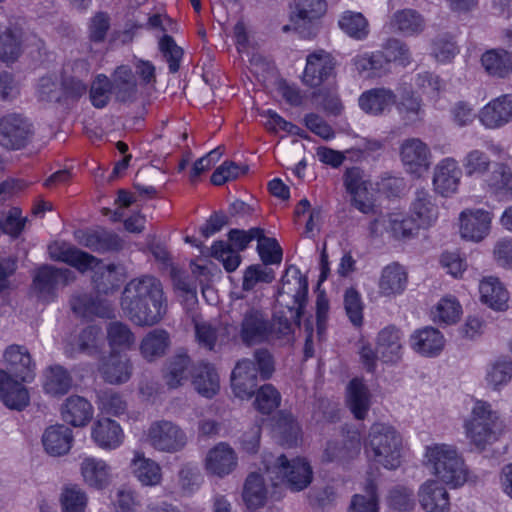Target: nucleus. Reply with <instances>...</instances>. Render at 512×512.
<instances>
[{
	"instance_id": "obj_1",
	"label": "nucleus",
	"mask_w": 512,
	"mask_h": 512,
	"mask_svg": "<svg viewBox=\"0 0 512 512\" xmlns=\"http://www.w3.org/2000/svg\"><path fill=\"white\" fill-rule=\"evenodd\" d=\"M120 304L129 320L141 327L158 324L168 309L162 282L149 274L135 277L125 285Z\"/></svg>"
},
{
	"instance_id": "obj_2",
	"label": "nucleus",
	"mask_w": 512,
	"mask_h": 512,
	"mask_svg": "<svg viewBox=\"0 0 512 512\" xmlns=\"http://www.w3.org/2000/svg\"><path fill=\"white\" fill-rule=\"evenodd\" d=\"M4 359L18 380L6 371L0 370V400L5 406L22 410L29 404V394L22 382H30L35 376V364L24 346L10 345L4 352Z\"/></svg>"
},
{
	"instance_id": "obj_3",
	"label": "nucleus",
	"mask_w": 512,
	"mask_h": 512,
	"mask_svg": "<svg viewBox=\"0 0 512 512\" xmlns=\"http://www.w3.org/2000/svg\"><path fill=\"white\" fill-rule=\"evenodd\" d=\"M424 463L433 475L453 488L462 486L467 481V467L452 445L436 443L426 446Z\"/></svg>"
},
{
	"instance_id": "obj_4",
	"label": "nucleus",
	"mask_w": 512,
	"mask_h": 512,
	"mask_svg": "<svg viewBox=\"0 0 512 512\" xmlns=\"http://www.w3.org/2000/svg\"><path fill=\"white\" fill-rule=\"evenodd\" d=\"M262 464L273 486H277L278 481L285 482L291 491L304 490L313 478L312 468L305 458L288 460L284 454L268 453L263 455Z\"/></svg>"
},
{
	"instance_id": "obj_5",
	"label": "nucleus",
	"mask_w": 512,
	"mask_h": 512,
	"mask_svg": "<svg viewBox=\"0 0 512 512\" xmlns=\"http://www.w3.org/2000/svg\"><path fill=\"white\" fill-rule=\"evenodd\" d=\"M368 457L388 470L401 465L402 438L396 429L388 424L374 423L367 437Z\"/></svg>"
},
{
	"instance_id": "obj_6",
	"label": "nucleus",
	"mask_w": 512,
	"mask_h": 512,
	"mask_svg": "<svg viewBox=\"0 0 512 512\" xmlns=\"http://www.w3.org/2000/svg\"><path fill=\"white\" fill-rule=\"evenodd\" d=\"M308 295V280L295 266H290L281 280L277 303L287 309L291 318H301Z\"/></svg>"
},
{
	"instance_id": "obj_7",
	"label": "nucleus",
	"mask_w": 512,
	"mask_h": 512,
	"mask_svg": "<svg viewBox=\"0 0 512 512\" xmlns=\"http://www.w3.org/2000/svg\"><path fill=\"white\" fill-rule=\"evenodd\" d=\"M235 339L246 347L269 342L270 319L261 308L248 306L240 315Z\"/></svg>"
},
{
	"instance_id": "obj_8",
	"label": "nucleus",
	"mask_w": 512,
	"mask_h": 512,
	"mask_svg": "<svg viewBox=\"0 0 512 512\" xmlns=\"http://www.w3.org/2000/svg\"><path fill=\"white\" fill-rule=\"evenodd\" d=\"M326 11L325 0H294L290 13V23L282 27V32H296L302 38H312L317 33L315 20Z\"/></svg>"
},
{
	"instance_id": "obj_9",
	"label": "nucleus",
	"mask_w": 512,
	"mask_h": 512,
	"mask_svg": "<svg viewBox=\"0 0 512 512\" xmlns=\"http://www.w3.org/2000/svg\"><path fill=\"white\" fill-rule=\"evenodd\" d=\"M33 136V124L23 115L11 113L0 118V145L4 149H23Z\"/></svg>"
},
{
	"instance_id": "obj_10",
	"label": "nucleus",
	"mask_w": 512,
	"mask_h": 512,
	"mask_svg": "<svg viewBox=\"0 0 512 512\" xmlns=\"http://www.w3.org/2000/svg\"><path fill=\"white\" fill-rule=\"evenodd\" d=\"M147 440L151 447L160 452L176 453L187 444L184 430L169 420L153 422L148 430Z\"/></svg>"
},
{
	"instance_id": "obj_11",
	"label": "nucleus",
	"mask_w": 512,
	"mask_h": 512,
	"mask_svg": "<svg viewBox=\"0 0 512 512\" xmlns=\"http://www.w3.org/2000/svg\"><path fill=\"white\" fill-rule=\"evenodd\" d=\"M75 275L68 268H56L50 265L40 267L33 278V290L37 297L45 302L52 301L60 287L74 281Z\"/></svg>"
},
{
	"instance_id": "obj_12",
	"label": "nucleus",
	"mask_w": 512,
	"mask_h": 512,
	"mask_svg": "<svg viewBox=\"0 0 512 512\" xmlns=\"http://www.w3.org/2000/svg\"><path fill=\"white\" fill-rule=\"evenodd\" d=\"M492 214L483 209H466L459 215L460 235L471 242H481L490 233Z\"/></svg>"
},
{
	"instance_id": "obj_13",
	"label": "nucleus",
	"mask_w": 512,
	"mask_h": 512,
	"mask_svg": "<svg viewBox=\"0 0 512 512\" xmlns=\"http://www.w3.org/2000/svg\"><path fill=\"white\" fill-rule=\"evenodd\" d=\"M400 158L406 171L418 176L428 171L431 165L430 148L419 138H408L402 142Z\"/></svg>"
},
{
	"instance_id": "obj_14",
	"label": "nucleus",
	"mask_w": 512,
	"mask_h": 512,
	"mask_svg": "<svg viewBox=\"0 0 512 512\" xmlns=\"http://www.w3.org/2000/svg\"><path fill=\"white\" fill-rule=\"evenodd\" d=\"M48 252L51 259L64 262L79 272L85 273L93 267L100 264V260L95 256L84 252L66 242H54L48 246Z\"/></svg>"
},
{
	"instance_id": "obj_15",
	"label": "nucleus",
	"mask_w": 512,
	"mask_h": 512,
	"mask_svg": "<svg viewBox=\"0 0 512 512\" xmlns=\"http://www.w3.org/2000/svg\"><path fill=\"white\" fill-rule=\"evenodd\" d=\"M74 238L81 246L97 253L118 251L122 248L119 236L102 228L76 230Z\"/></svg>"
},
{
	"instance_id": "obj_16",
	"label": "nucleus",
	"mask_w": 512,
	"mask_h": 512,
	"mask_svg": "<svg viewBox=\"0 0 512 512\" xmlns=\"http://www.w3.org/2000/svg\"><path fill=\"white\" fill-rule=\"evenodd\" d=\"M231 386L236 397L251 398L258 387V370L253 360H239L231 374Z\"/></svg>"
},
{
	"instance_id": "obj_17",
	"label": "nucleus",
	"mask_w": 512,
	"mask_h": 512,
	"mask_svg": "<svg viewBox=\"0 0 512 512\" xmlns=\"http://www.w3.org/2000/svg\"><path fill=\"white\" fill-rule=\"evenodd\" d=\"M334 68L335 61L330 53L315 51L307 56L302 80L310 87H318L332 75Z\"/></svg>"
},
{
	"instance_id": "obj_18",
	"label": "nucleus",
	"mask_w": 512,
	"mask_h": 512,
	"mask_svg": "<svg viewBox=\"0 0 512 512\" xmlns=\"http://www.w3.org/2000/svg\"><path fill=\"white\" fill-rule=\"evenodd\" d=\"M238 457L234 449L225 442H220L211 448L204 461L206 471L223 478L232 473L237 467Z\"/></svg>"
},
{
	"instance_id": "obj_19",
	"label": "nucleus",
	"mask_w": 512,
	"mask_h": 512,
	"mask_svg": "<svg viewBox=\"0 0 512 512\" xmlns=\"http://www.w3.org/2000/svg\"><path fill=\"white\" fill-rule=\"evenodd\" d=\"M418 500L425 512L450 511L449 494L437 480L429 479L419 487Z\"/></svg>"
},
{
	"instance_id": "obj_20",
	"label": "nucleus",
	"mask_w": 512,
	"mask_h": 512,
	"mask_svg": "<svg viewBox=\"0 0 512 512\" xmlns=\"http://www.w3.org/2000/svg\"><path fill=\"white\" fill-rule=\"evenodd\" d=\"M408 284V273L404 266L397 262L386 265L378 280L379 294L394 298L404 293Z\"/></svg>"
},
{
	"instance_id": "obj_21",
	"label": "nucleus",
	"mask_w": 512,
	"mask_h": 512,
	"mask_svg": "<svg viewBox=\"0 0 512 512\" xmlns=\"http://www.w3.org/2000/svg\"><path fill=\"white\" fill-rule=\"evenodd\" d=\"M80 472L83 481L97 490L106 488L112 480L111 466L103 459L96 457H84L80 463Z\"/></svg>"
},
{
	"instance_id": "obj_22",
	"label": "nucleus",
	"mask_w": 512,
	"mask_h": 512,
	"mask_svg": "<svg viewBox=\"0 0 512 512\" xmlns=\"http://www.w3.org/2000/svg\"><path fill=\"white\" fill-rule=\"evenodd\" d=\"M70 306L72 311L82 318L114 316V309L110 302L86 293L74 295L70 300Z\"/></svg>"
},
{
	"instance_id": "obj_23",
	"label": "nucleus",
	"mask_w": 512,
	"mask_h": 512,
	"mask_svg": "<svg viewBox=\"0 0 512 512\" xmlns=\"http://www.w3.org/2000/svg\"><path fill=\"white\" fill-rule=\"evenodd\" d=\"M377 353L384 363H397L402 358V333L394 325L379 331L376 341Z\"/></svg>"
},
{
	"instance_id": "obj_24",
	"label": "nucleus",
	"mask_w": 512,
	"mask_h": 512,
	"mask_svg": "<svg viewBox=\"0 0 512 512\" xmlns=\"http://www.w3.org/2000/svg\"><path fill=\"white\" fill-rule=\"evenodd\" d=\"M73 441L72 430L63 424L49 426L42 435V444L45 452L54 457L67 454L72 447Z\"/></svg>"
},
{
	"instance_id": "obj_25",
	"label": "nucleus",
	"mask_w": 512,
	"mask_h": 512,
	"mask_svg": "<svg viewBox=\"0 0 512 512\" xmlns=\"http://www.w3.org/2000/svg\"><path fill=\"white\" fill-rule=\"evenodd\" d=\"M480 120L488 128H498L512 121V95H502L489 102L481 110Z\"/></svg>"
},
{
	"instance_id": "obj_26",
	"label": "nucleus",
	"mask_w": 512,
	"mask_h": 512,
	"mask_svg": "<svg viewBox=\"0 0 512 512\" xmlns=\"http://www.w3.org/2000/svg\"><path fill=\"white\" fill-rule=\"evenodd\" d=\"M91 437L98 447L105 450H114L122 444L124 434L116 421L101 418L94 423Z\"/></svg>"
},
{
	"instance_id": "obj_27",
	"label": "nucleus",
	"mask_w": 512,
	"mask_h": 512,
	"mask_svg": "<svg viewBox=\"0 0 512 512\" xmlns=\"http://www.w3.org/2000/svg\"><path fill=\"white\" fill-rule=\"evenodd\" d=\"M410 343L413 350L417 353L427 357H434L443 350L445 339L438 329L425 327L411 335Z\"/></svg>"
},
{
	"instance_id": "obj_28",
	"label": "nucleus",
	"mask_w": 512,
	"mask_h": 512,
	"mask_svg": "<svg viewBox=\"0 0 512 512\" xmlns=\"http://www.w3.org/2000/svg\"><path fill=\"white\" fill-rule=\"evenodd\" d=\"M193 367L190 357L185 353H178L171 357L163 370V379L170 389L182 386L192 375Z\"/></svg>"
},
{
	"instance_id": "obj_29",
	"label": "nucleus",
	"mask_w": 512,
	"mask_h": 512,
	"mask_svg": "<svg viewBox=\"0 0 512 512\" xmlns=\"http://www.w3.org/2000/svg\"><path fill=\"white\" fill-rule=\"evenodd\" d=\"M93 406L84 397L72 395L61 408L62 419L74 427L87 425L93 417Z\"/></svg>"
},
{
	"instance_id": "obj_30",
	"label": "nucleus",
	"mask_w": 512,
	"mask_h": 512,
	"mask_svg": "<svg viewBox=\"0 0 512 512\" xmlns=\"http://www.w3.org/2000/svg\"><path fill=\"white\" fill-rule=\"evenodd\" d=\"M396 103V94L387 88H373L363 92L358 104L367 114L378 116Z\"/></svg>"
},
{
	"instance_id": "obj_31",
	"label": "nucleus",
	"mask_w": 512,
	"mask_h": 512,
	"mask_svg": "<svg viewBox=\"0 0 512 512\" xmlns=\"http://www.w3.org/2000/svg\"><path fill=\"white\" fill-rule=\"evenodd\" d=\"M462 171L458 167L457 161L453 158L441 160L434 169L433 185L436 192L457 190Z\"/></svg>"
},
{
	"instance_id": "obj_32",
	"label": "nucleus",
	"mask_w": 512,
	"mask_h": 512,
	"mask_svg": "<svg viewBox=\"0 0 512 512\" xmlns=\"http://www.w3.org/2000/svg\"><path fill=\"white\" fill-rule=\"evenodd\" d=\"M358 437L345 438L341 441H329L322 455V462L344 464L360 453Z\"/></svg>"
},
{
	"instance_id": "obj_33",
	"label": "nucleus",
	"mask_w": 512,
	"mask_h": 512,
	"mask_svg": "<svg viewBox=\"0 0 512 512\" xmlns=\"http://www.w3.org/2000/svg\"><path fill=\"white\" fill-rule=\"evenodd\" d=\"M171 345L170 334L162 328L149 331L140 342V353L148 362L163 357Z\"/></svg>"
},
{
	"instance_id": "obj_34",
	"label": "nucleus",
	"mask_w": 512,
	"mask_h": 512,
	"mask_svg": "<svg viewBox=\"0 0 512 512\" xmlns=\"http://www.w3.org/2000/svg\"><path fill=\"white\" fill-rule=\"evenodd\" d=\"M192 384L195 390L206 398H212L219 391V376L213 365L200 362L193 367Z\"/></svg>"
},
{
	"instance_id": "obj_35",
	"label": "nucleus",
	"mask_w": 512,
	"mask_h": 512,
	"mask_svg": "<svg viewBox=\"0 0 512 512\" xmlns=\"http://www.w3.org/2000/svg\"><path fill=\"white\" fill-rule=\"evenodd\" d=\"M481 301L490 308L498 311L506 310L509 294L500 280L496 277H486L479 284Z\"/></svg>"
},
{
	"instance_id": "obj_36",
	"label": "nucleus",
	"mask_w": 512,
	"mask_h": 512,
	"mask_svg": "<svg viewBox=\"0 0 512 512\" xmlns=\"http://www.w3.org/2000/svg\"><path fill=\"white\" fill-rule=\"evenodd\" d=\"M111 85L113 94L117 101L127 103L136 100L137 82L129 67H118L114 72Z\"/></svg>"
},
{
	"instance_id": "obj_37",
	"label": "nucleus",
	"mask_w": 512,
	"mask_h": 512,
	"mask_svg": "<svg viewBox=\"0 0 512 512\" xmlns=\"http://www.w3.org/2000/svg\"><path fill=\"white\" fill-rule=\"evenodd\" d=\"M464 427L471 443L483 450L499 439L504 430V423L492 421L485 424H465Z\"/></svg>"
},
{
	"instance_id": "obj_38",
	"label": "nucleus",
	"mask_w": 512,
	"mask_h": 512,
	"mask_svg": "<svg viewBox=\"0 0 512 512\" xmlns=\"http://www.w3.org/2000/svg\"><path fill=\"white\" fill-rule=\"evenodd\" d=\"M133 475L143 486H156L161 483L162 471L160 465L143 453L136 452L131 462Z\"/></svg>"
},
{
	"instance_id": "obj_39",
	"label": "nucleus",
	"mask_w": 512,
	"mask_h": 512,
	"mask_svg": "<svg viewBox=\"0 0 512 512\" xmlns=\"http://www.w3.org/2000/svg\"><path fill=\"white\" fill-rule=\"evenodd\" d=\"M125 279V268L117 264L103 265L94 274L93 282L98 293L116 291Z\"/></svg>"
},
{
	"instance_id": "obj_40",
	"label": "nucleus",
	"mask_w": 512,
	"mask_h": 512,
	"mask_svg": "<svg viewBox=\"0 0 512 512\" xmlns=\"http://www.w3.org/2000/svg\"><path fill=\"white\" fill-rule=\"evenodd\" d=\"M347 403L354 417L362 420L370 408V394L366 385L358 378L352 379L347 387Z\"/></svg>"
},
{
	"instance_id": "obj_41",
	"label": "nucleus",
	"mask_w": 512,
	"mask_h": 512,
	"mask_svg": "<svg viewBox=\"0 0 512 512\" xmlns=\"http://www.w3.org/2000/svg\"><path fill=\"white\" fill-rule=\"evenodd\" d=\"M132 365L126 355L111 353L102 364L100 372L105 381L109 383H123L131 376Z\"/></svg>"
},
{
	"instance_id": "obj_42",
	"label": "nucleus",
	"mask_w": 512,
	"mask_h": 512,
	"mask_svg": "<svg viewBox=\"0 0 512 512\" xmlns=\"http://www.w3.org/2000/svg\"><path fill=\"white\" fill-rule=\"evenodd\" d=\"M243 500L250 510H256L265 505L267 488L263 476L258 472L248 474L243 488Z\"/></svg>"
},
{
	"instance_id": "obj_43",
	"label": "nucleus",
	"mask_w": 512,
	"mask_h": 512,
	"mask_svg": "<svg viewBox=\"0 0 512 512\" xmlns=\"http://www.w3.org/2000/svg\"><path fill=\"white\" fill-rule=\"evenodd\" d=\"M24 32L18 26H10L0 32V59L3 62H14L22 53Z\"/></svg>"
},
{
	"instance_id": "obj_44",
	"label": "nucleus",
	"mask_w": 512,
	"mask_h": 512,
	"mask_svg": "<svg viewBox=\"0 0 512 512\" xmlns=\"http://www.w3.org/2000/svg\"><path fill=\"white\" fill-rule=\"evenodd\" d=\"M70 373L60 365L50 366L44 373L43 388L47 394L62 396L72 388Z\"/></svg>"
},
{
	"instance_id": "obj_45",
	"label": "nucleus",
	"mask_w": 512,
	"mask_h": 512,
	"mask_svg": "<svg viewBox=\"0 0 512 512\" xmlns=\"http://www.w3.org/2000/svg\"><path fill=\"white\" fill-rule=\"evenodd\" d=\"M300 318L290 317L287 311H279L270 320L271 332L269 342L278 341L281 345L290 344L294 340L295 326L299 325Z\"/></svg>"
},
{
	"instance_id": "obj_46",
	"label": "nucleus",
	"mask_w": 512,
	"mask_h": 512,
	"mask_svg": "<svg viewBox=\"0 0 512 512\" xmlns=\"http://www.w3.org/2000/svg\"><path fill=\"white\" fill-rule=\"evenodd\" d=\"M485 71L495 77L504 78L512 72L511 55L504 49H491L481 57Z\"/></svg>"
},
{
	"instance_id": "obj_47",
	"label": "nucleus",
	"mask_w": 512,
	"mask_h": 512,
	"mask_svg": "<svg viewBox=\"0 0 512 512\" xmlns=\"http://www.w3.org/2000/svg\"><path fill=\"white\" fill-rule=\"evenodd\" d=\"M391 24L405 35H414L423 31L425 21L417 11L403 9L394 13Z\"/></svg>"
},
{
	"instance_id": "obj_48",
	"label": "nucleus",
	"mask_w": 512,
	"mask_h": 512,
	"mask_svg": "<svg viewBox=\"0 0 512 512\" xmlns=\"http://www.w3.org/2000/svg\"><path fill=\"white\" fill-rule=\"evenodd\" d=\"M338 24L343 32L356 40H363L369 34L368 21L360 12L345 11Z\"/></svg>"
},
{
	"instance_id": "obj_49",
	"label": "nucleus",
	"mask_w": 512,
	"mask_h": 512,
	"mask_svg": "<svg viewBox=\"0 0 512 512\" xmlns=\"http://www.w3.org/2000/svg\"><path fill=\"white\" fill-rule=\"evenodd\" d=\"M412 217L420 227L426 228L431 226L438 218V206L432 201L430 194H423L422 197L416 199L411 206Z\"/></svg>"
},
{
	"instance_id": "obj_50",
	"label": "nucleus",
	"mask_w": 512,
	"mask_h": 512,
	"mask_svg": "<svg viewBox=\"0 0 512 512\" xmlns=\"http://www.w3.org/2000/svg\"><path fill=\"white\" fill-rule=\"evenodd\" d=\"M432 314L435 322L451 325L460 319L462 307L454 296L449 295L439 300Z\"/></svg>"
},
{
	"instance_id": "obj_51",
	"label": "nucleus",
	"mask_w": 512,
	"mask_h": 512,
	"mask_svg": "<svg viewBox=\"0 0 512 512\" xmlns=\"http://www.w3.org/2000/svg\"><path fill=\"white\" fill-rule=\"evenodd\" d=\"M387 230L396 239L411 238L420 228L414 217L404 216L402 214H390L386 218Z\"/></svg>"
},
{
	"instance_id": "obj_52",
	"label": "nucleus",
	"mask_w": 512,
	"mask_h": 512,
	"mask_svg": "<svg viewBox=\"0 0 512 512\" xmlns=\"http://www.w3.org/2000/svg\"><path fill=\"white\" fill-rule=\"evenodd\" d=\"M107 339L110 347L115 349H130L135 342V336L128 325L115 321L107 327Z\"/></svg>"
},
{
	"instance_id": "obj_53",
	"label": "nucleus",
	"mask_w": 512,
	"mask_h": 512,
	"mask_svg": "<svg viewBox=\"0 0 512 512\" xmlns=\"http://www.w3.org/2000/svg\"><path fill=\"white\" fill-rule=\"evenodd\" d=\"M275 279L273 269L265 267L261 264H253L248 266L243 274L242 289L244 291H252L259 284H269Z\"/></svg>"
},
{
	"instance_id": "obj_54",
	"label": "nucleus",
	"mask_w": 512,
	"mask_h": 512,
	"mask_svg": "<svg viewBox=\"0 0 512 512\" xmlns=\"http://www.w3.org/2000/svg\"><path fill=\"white\" fill-rule=\"evenodd\" d=\"M257 252L263 266L279 265L282 261L283 251L275 238L266 237L262 231V236L257 238Z\"/></svg>"
},
{
	"instance_id": "obj_55",
	"label": "nucleus",
	"mask_w": 512,
	"mask_h": 512,
	"mask_svg": "<svg viewBox=\"0 0 512 512\" xmlns=\"http://www.w3.org/2000/svg\"><path fill=\"white\" fill-rule=\"evenodd\" d=\"M365 492L352 497L348 512H378L377 486L372 479H367Z\"/></svg>"
},
{
	"instance_id": "obj_56",
	"label": "nucleus",
	"mask_w": 512,
	"mask_h": 512,
	"mask_svg": "<svg viewBox=\"0 0 512 512\" xmlns=\"http://www.w3.org/2000/svg\"><path fill=\"white\" fill-rule=\"evenodd\" d=\"M60 502L63 512H85L88 498L81 488L74 485L63 490Z\"/></svg>"
},
{
	"instance_id": "obj_57",
	"label": "nucleus",
	"mask_w": 512,
	"mask_h": 512,
	"mask_svg": "<svg viewBox=\"0 0 512 512\" xmlns=\"http://www.w3.org/2000/svg\"><path fill=\"white\" fill-rule=\"evenodd\" d=\"M344 308L353 326L361 327L363 325L364 303L361 294L353 287L345 291Z\"/></svg>"
},
{
	"instance_id": "obj_58",
	"label": "nucleus",
	"mask_w": 512,
	"mask_h": 512,
	"mask_svg": "<svg viewBox=\"0 0 512 512\" xmlns=\"http://www.w3.org/2000/svg\"><path fill=\"white\" fill-rule=\"evenodd\" d=\"M211 255L222 262L227 272L235 271L241 263V256L238 251L232 249L230 244L224 241L214 242L211 247Z\"/></svg>"
},
{
	"instance_id": "obj_59",
	"label": "nucleus",
	"mask_w": 512,
	"mask_h": 512,
	"mask_svg": "<svg viewBox=\"0 0 512 512\" xmlns=\"http://www.w3.org/2000/svg\"><path fill=\"white\" fill-rule=\"evenodd\" d=\"M158 45L163 58L168 63L170 73L178 72L183 49L176 44L172 36L167 34L160 38Z\"/></svg>"
},
{
	"instance_id": "obj_60",
	"label": "nucleus",
	"mask_w": 512,
	"mask_h": 512,
	"mask_svg": "<svg viewBox=\"0 0 512 512\" xmlns=\"http://www.w3.org/2000/svg\"><path fill=\"white\" fill-rule=\"evenodd\" d=\"M99 409L108 415L119 417L125 414L127 403L123 397L113 391L106 390L98 394Z\"/></svg>"
},
{
	"instance_id": "obj_61",
	"label": "nucleus",
	"mask_w": 512,
	"mask_h": 512,
	"mask_svg": "<svg viewBox=\"0 0 512 512\" xmlns=\"http://www.w3.org/2000/svg\"><path fill=\"white\" fill-rule=\"evenodd\" d=\"M247 172V165H239L233 161H225L212 173L210 181L213 185L218 187L228 181L237 179Z\"/></svg>"
},
{
	"instance_id": "obj_62",
	"label": "nucleus",
	"mask_w": 512,
	"mask_h": 512,
	"mask_svg": "<svg viewBox=\"0 0 512 512\" xmlns=\"http://www.w3.org/2000/svg\"><path fill=\"white\" fill-rule=\"evenodd\" d=\"M113 93L111 80L105 75H98L90 88V100L95 108H104Z\"/></svg>"
},
{
	"instance_id": "obj_63",
	"label": "nucleus",
	"mask_w": 512,
	"mask_h": 512,
	"mask_svg": "<svg viewBox=\"0 0 512 512\" xmlns=\"http://www.w3.org/2000/svg\"><path fill=\"white\" fill-rule=\"evenodd\" d=\"M397 110L407 124H413L422 118L421 99L414 94H407L397 104Z\"/></svg>"
},
{
	"instance_id": "obj_64",
	"label": "nucleus",
	"mask_w": 512,
	"mask_h": 512,
	"mask_svg": "<svg viewBox=\"0 0 512 512\" xmlns=\"http://www.w3.org/2000/svg\"><path fill=\"white\" fill-rule=\"evenodd\" d=\"M512 377V361L499 359L487 371L486 380L494 388L505 385Z\"/></svg>"
}]
</instances>
